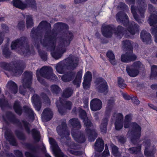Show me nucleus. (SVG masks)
Returning <instances> with one entry per match:
<instances>
[{
  "mask_svg": "<svg viewBox=\"0 0 157 157\" xmlns=\"http://www.w3.org/2000/svg\"><path fill=\"white\" fill-rule=\"evenodd\" d=\"M54 28L56 30L66 31L68 29V26L65 24L57 23L55 24ZM65 33V37L59 39L56 48L55 47V43L56 42L57 34L55 32H47L45 35V40L41 42L44 46L49 45L51 50H56V52H51V54L52 57L56 59L61 58L63 54L66 52V48L69 45L73 39V35L71 32L67 31Z\"/></svg>",
  "mask_w": 157,
  "mask_h": 157,
  "instance_id": "nucleus-1",
  "label": "nucleus"
},
{
  "mask_svg": "<svg viewBox=\"0 0 157 157\" xmlns=\"http://www.w3.org/2000/svg\"><path fill=\"white\" fill-rule=\"evenodd\" d=\"M132 116L131 114L127 115L125 117L124 127L125 128H129L131 131L128 133L129 136H131L132 142L134 140L139 139L140 136L141 128L135 122L131 123Z\"/></svg>",
  "mask_w": 157,
  "mask_h": 157,
  "instance_id": "nucleus-2",
  "label": "nucleus"
},
{
  "mask_svg": "<svg viewBox=\"0 0 157 157\" xmlns=\"http://www.w3.org/2000/svg\"><path fill=\"white\" fill-rule=\"evenodd\" d=\"M79 116L83 120L84 124L86 127V131L88 135V139L90 142L94 141L97 136V134L94 129H91L92 124L90 120L86 117V112L80 108L79 110Z\"/></svg>",
  "mask_w": 157,
  "mask_h": 157,
  "instance_id": "nucleus-3",
  "label": "nucleus"
},
{
  "mask_svg": "<svg viewBox=\"0 0 157 157\" xmlns=\"http://www.w3.org/2000/svg\"><path fill=\"white\" fill-rule=\"evenodd\" d=\"M25 37H21L12 42L11 47L12 49H14L21 55H24L29 53V46L25 41Z\"/></svg>",
  "mask_w": 157,
  "mask_h": 157,
  "instance_id": "nucleus-4",
  "label": "nucleus"
},
{
  "mask_svg": "<svg viewBox=\"0 0 157 157\" xmlns=\"http://www.w3.org/2000/svg\"><path fill=\"white\" fill-rule=\"evenodd\" d=\"M36 76L38 80L41 83H43V81L40 77V75L43 77L51 80H56L57 79L56 76L52 73V70L50 67L46 66L42 67L40 70H38L36 71Z\"/></svg>",
  "mask_w": 157,
  "mask_h": 157,
  "instance_id": "nucleus-5",
  "label": "nucleus"
},
{
  "mask_svg": "<svg viewBox=\"0 0 157 157\" xmlns=\"http://www.w3.org/2000/svg\"><path fill=\"white\" fill-rule=\"evenodd\" d=\"M123 47L126 48L129 52L125 54H122L121 56L122 61L125 63H128L132 61L135 60L136 56L132 53V47L131 43L129 40L123 41L122 43Z\"/></svg>",
  "mask_w": 157,
  "mask_h": 157,
  "instance_id": "nucleus-6",
  "label": "nucleus"
},
{
  "mask_svg": "<svg viewBox=\"0 0 157 157\" xmlns=\"http://www.w3.org/2000/svg\"><path fill=\"white\" fill-rule=\"evenodd\" d=\"M148 6V11L151 13L149 19V23L151 26H153L151 29V33L154 36L155 41L157 43V25H154L157 23V13L155 11V8H153L151 5L149 4Z\"/></svg>",
  "mask_w": 157,
  "mask_h": 157,
  "instance_id": "nucleus-7",
  "label": "nucleus"
},
{
  "mask_svg": "<svg viewBox=\"0 0 157 157\" xmlns=\"http://www.w3.org/2000/svg\"><path fill=\"white\" fill-rule=\"evenodd\" d=\"M24 78L22 82V86H20L19 92L21 94L24 95L25 92V89L29 88L32 93H33L34 90L33 88H30L32 83V73L31 72H25L24 74Z\"/></svg>",
  "mask_w": 157,
  "mask_h": 157,
  "instance_id": "nucleus-8",
  "label": "nucleus"
},
{
  "mask_svg": "<svg viewBox=\"0 0 157 157\" xmlns=\"http://www.w3.org/2000/svg\"><path fill=\"white\" fill-rule=\"evenodd\" d=\"M13 2L14 6L21 10L27 8L36 9V7L35 0H25V3L20 0H14Z\"/></svg>",
  "mask_w": 157,
  "mask_h": 157,
  "instance_id": "nucleus-9",
  "label": "nucleus"
},
{
  "mask_svg": "<svg viewBox=\"0 0 157 157\" xmlns=\"http://www.w3.org/2000/svg\"><path fill=\"white\" fill-rule=\"evenodd\" d=\"M138 3L142 7L139 9L137 10L136 7L133 6H132L131 8V10L132 13L134 17L139 23H141L142 22V20H139L137 17L136 12L138 11L140 12L141 15V16L143 17V15L144 13L145 10L147 7V4L145 2V0H137Z\"/></svg>",
  "mask_w": 157,
  "mask_h": 157,
  "instance_id": "nucleus-10",
  "label": "nucleus"
},
{
  "mask_svg": "<svg viewBox=\"0 0 157 157\" xmlns=\"http://www.w3.org/2000/svg\"><path fill=\"white\" fill-rule=\"evenodd\" d=\"M1 65L4 69L9 71H12L15 75L16 76L21 74L25 67V65L24 64H20L16 66L15 68L12 69V64L7 63L5 62L1 63Z\"/></svg>",
  "mask_w": 157,
  "mask_h": 157,
  "instance_id": "nucleus-11",
  "label": "nucleus"
},
{
  "mask_svg": "<svg viewBox=\"0 0 157 157\" xmlns=\"http://www.w3.org/2000/svg\"><path fill=\"white\" fill-rule=\"evenodd\" d=\"M57 131L58 134L63 139L65 137L67 140L69 139L70 132L67 129L66 120H64L62 122V124L57 128Z\"/></svg>",
  "mask_w": 157,
  "mask_h": 157,
  "instance_id": "nucleus-12",
  "label": "nucleus"
},
{
  "mask_svg": "<svg viewBox=\"0 0 157 157\" xmlns=\"http://www.w3.org/2000/svg\"><path fill=\"white\" fill-rule=\"evenodd\" d=\"M143 66L141 63L139 62H134L131 67H127V71L129 75L132 77L136 76L139 73L138 69Z\"/></svg>",
  "mask_w": 157,
  "mask_h": 157,
  "instance_id": "nucleus-13",
  "label": "nucleus"
},
{
  "mask_svg": "<svg viewBox=\"0 0 157 157\" xmlns=\"http://www.w3.org/2000/svg\"><path fill=\"white\" fill-rule=\"evenodd\" d=\"M64 100L60 98L59 102L58 101H57L56 102L58 111L59 113L62 115L65 112V110L63 108L66 109L70 110L72 105V104L70 101H66L65 104L64 105Z\"/></svg>",
  "mask_w": 157,
  "mask_h": 157,
  "instance_id": "nucleus-14",
  "label": "nucleus"
},
{
  "mask_svg": "<svg viewBox=\"0 0 157 157\" xmlns=\"http://www.w3.org/2000/svg\"><path fill=\"white\" fill-rule=\"evenodd\" d=\"M96 82L98 90L100 93H104V94L107 92V83L105 80L101 78L97 79Z\"/></svg>",
  "mask_w": 157,
  "mask_h": 157,
  "instance_id": "nucleus-15",
  "label": "nucleus"
},
{
  "mask_svg": "<svg viewBox=\"0 0 157 157\" xmlns=\"http://www.w3.org/2000/svg\"><path fill=\"white\" fill-rule=\"evenodd\" d=\"M49 141L56 157H67V156L63 155L54 139L50 138Z\"/></svg>",
  "mask_w": 157,
  "mask_h": 157,
  "instance_id": "nucleus-16",
  "label": "nucleus"
},
{
  "mask_svg": "<svg viewBox=\"0 0 157 157\" xmlns=\"http://www.w3.org/2000/svg\"><path fill=\"white\" fill-rule=\"evenodd\" d=\"M143 144L145 148L144 151L145 155L147 157H154L153 155L155 153V151L153 150H151L150 149V140H145Z\"/></svg>",
  "mask_w": 157,
  "mask_h": 157,
  "instance_id": "nucleus-17",
  "label": "nucleus"
},
{
  "mask_svg": "<svg viewBox=\"0 0 157 157\" xmlns=\"http://www.w3.org/2000/svg\"><path fill=\"white\" fill-rule=\"evenodd\" d=\"M102 104L101 101L99 99H94L90 102V109L93 111L99 110L102 108Z\"/></svg>",
  "mask_w": 157,
  "mask_h": 157,
  "instance_id": "nucleus-18",
  "label": "nucleus"
},
{
  "mask_svg": "<svg viewBox=\"0 0 157 157\" xmlns=\"http://www.w3.org/2000/svg\"><path fill=\"white\" fill-rule=\"evenodd\" d=\"M71 133L74 140L77 142L82 143L85 141V136L81 132L77 131H72Z\"/></svg>",
  "mask_w": 157,
  "mask_h": 157,
  "instance_id": "nucleus-19",
  "label": "nucleus"
},
{
  "mask_svg": "<svg viewBox=\"0 0 157 157\" xmlns=\"http://www.w3.org/2000/svg\"><path fill=\"white\" fill-rule=\"evenodd\" d=\"M51 27L50 24L46 21H43L40 23L37 29L35 30H34V28L32 29L31 32V35L32 36H33L35 33V32L36 33L39 30L45 29L46 30H51Z\"/></svg>",
  "mask_w": 157,
  "mask_h": 157,
  "instance_id": "nucleus-20",
  "label": "nucleus"
},
{
  "mask_svg": "<svg viewBox=\"0 0 157 157\" xmlns=\"http://www.w3.org/2000/svg\"><path fill=\"white\" fill-rule=\"evenodd\" d=\"M114 29L110 25L103 24L102 26L101 31L104 36L106 37H110Z\"/></svg>",
  "mask_w": 157,
  "mask_h": 157,
  "instance_id": "nucleus-21",
  "label": "nucleus"
},
{
  "mask_svg": "<svg viewBox=\"0 0 157 157\" xmlns=\"http://www.w3.org/2000/svg\"><path fill=\"white\" fill-rule=\"evenodd\" d=\"M78 146L75 145L73 142L70 143L67 145V149L68 151L71 154L76 155H79L82 154V152L77 150Z\"/></svg>",
  "mask_w": 157,
  "mask_h": 157,
  "instance_id": "nucleus-22",
  "label": "nucleus"
},
{
  "mask_svg": "<svg viewBox=\"0 0 157 157\" xmlns=\"http://www.w3.org/2000/svg\"><path fill=\"white\" fill-rule=\"evenodd\" d=\"M52 112L49 108H46L44 109L41 115L43 121L44 122L48 121L50 120L53 116Z\"/></svg>",
  "mask_w": 157,
  "mask_h": 157,
  "instance_id": "nucleus-23",
  "label": "nucleus"
},
{
  "mask_svg": "<svg viewBox=\"0 0 157 157\" xmlns=\"http://www.w3.org/2000/svg\"><path fill=\"white\" fill-rule=\"evenodd\" d=\"M114 117H116V120L115 123V128L117 130H120L123 127L122 119L123 115L121 113H114Z\"/></svg>",
  "mask_w": 157,
  "mask_h": 157,
  "instance_id": "nucleus-24",
  "label": "nucleus"
},
{
  "mask_svg": "<svg viewBox=\"0 0 157 157\" xmlns=\"http://www.w3.org/2000/svg\"><path fill=\"white\" fill-rule=\"evenodd\" d=\"M116 17L118 22L123 23L124 25H128V17L126 14L122 12H119L117 14Z\"/></svg>",
  "mask_w": 157,
  "mask_h": 157,
  "instance_id": "nucleus-25",
  "label": "nucleus"
},
{
  "mask_svg": "<svg viewBox=\"0 0 157 157\" xmlns=\"http://www.w3.org/2000/svg\"><path fill=\"white\" fill-rule=\"evenodd\" d=\"M66 60L69 64L68 68L71 69L75 68L78 65V59L76 57L70 56L66 59Z\"/></svg>",
  "mask_w": 157,
  "mask_h": 157,
  "instance_id": "nucleus-26",
  "label": "nucleus"
},
{
  "mask_svg": "<svg viewBox=\"0 0 157 157\" xmlns=\"http://www.w3.org/2000/svg\"><path fill=\"white\" fill-rule=\"evenodd\" d=\"M92 74L90 72L88 71L84 76V80L83 82V87L85 89L89 88L90 86V82L92 79Z\"/></svg>",
  "mask_w": 157,
  "mask_h": 157,
  "instance_id": "nucleus-27",
  "label": "nucleus"
},
{
  "mask_svg": "<svg viewBox=\"0 0 157 157\" xmlns=\"http://www.w3.org/2000/svg\"><path fill=\"white\" fill-rule=\"evenodd\" d=\"M140 36L143 41L146 44H149L151 43V35L144 30L142 31Z\"/></svg>",
  "mask_w": 157,
  "mask_h": 157,
  "instance_id": "nucleus-28",
  "label": "nucleus"
},
{
  "mask_svg": "<svg viewBox=\"0 0 157 157\" xmlns=\"http://www.w3.org/2000/svg\"><path fill=\"white\" fill-rule=\"evenodd\" d=\"M7 87L9 91L12 93L15 94L17 91V86L13 82L10 81L8 82Z\"/></svg>",
  "mask_w": 157,
  "mask_h": 157,
  "instance_id": "nucleus-29",
  "label": "nucleus"
},
{
  "mask_svg": "<svg viewBox=\"0 0 157 157\" xmlns=\"http://www.w3.org/2000/svg\"><path fill=\"white\" fill-rule=\"evenodd\" d=\"M104 144L101 139L98 138L96 141L94 145V149L98 151L101 152L104 149Z\"/></svg>",
  "mask_w": 157,
  "mask_h": 157,
  "instance_id": "nucleus-30",
  "label": "nucleus"
},
{
  "mask_svg": "<svg viewBox=\"0 0 157 157\" xmlns=\"http://www.w3.org/2000/svg\"><path fill=\"white\" fill-rule=\"evenodd\" d=\"M6 138L8 140L10 144L13 145H16V143L15 140L12 133L9 131H7L5 133Z\"/></svg>",
  "mask_w": 157,
  "mask_h": 157,
  "instance_id": "nucleus-31",
  "label": "nucleus"
},
{
  "mask_svg": "<svg viewBox=\"0 0 157 157\" xmlns=\"http://www.w3.org/2000/svg\"><path fill=\"white\" fill-rule=\"evenodd\" d=\"M75 74L71 72H69L64 74L63 76H61L62 80L65 82H67L71 80L74 77Z\"/></svg>",
  "mask_w": 157,
  "mask_h": 157,
  "instance_id": "nucleus-32",
  "label": "nucleus"
},
{
  "mask_svg": "<svg viewBox=\"0 0 157 157\" xmlns=\"http://www.w3.org/2000/svg\"><path fill=\"white\" fill-rule=\"evenodd\" d=\"M82 71H78L76 75V77L73 82V83L77 86V87H79L81 83V80L82 77Z\"/></svg>",
  "mask_w": 157,
  "mask_h": 157,
  "instance_id": "nucleus-33",
  "label": "nucleus"
},
{
  "mask_svg": "<svg viewBox=\"0 0 157 157\" xmlns=\"http://www.w3.org/2000/svg\"><path fill=\"white\" fill-rule=\"evenodd\" d=\"M69 123L74 128H79L81 127L80 124L77 119L73 118L71 119L69 121Z\"/></svg>",
  "mask_w": 157,
  "mask_h": 157,
  "instance_id": "nucleus-34",
  "label": "nucleus"
},
{
  "mask_svg": "<svg viewBox=\"0 0 157 157\" xmlns=\"http://www.w3.org/2000/svg\"><path fill=\"white\" fill-rule=\"evenodd\" d=\"M33 98H34V107L36 110L39 111L40 110L41 107V105L40 102L38 101L39 103L37 102V101L39 100V97L36 94H35L33 95Z\"/></svg>",
  "mask_w": 157,
  "mask_h": 157,
  "instance_id": "nucleus-35",
  "label": "nucleus"
},
{
  "mask_svg": "<svg viewBox=\"0 0 157 157\" xmlns=\"http://www.w3.org/2000/svg\"><path fill=\"white\" fill-rule=\"evenodd\" d=\"M106 55L109 58V60L111 63L113 65L115 64L116 62L115 60V57L112 52L111 51H108Z\"/></svg>",
  "mask_w": 157,
  "mask_h": 157,
  "instance_id": "nucleus-36",
  "label": "nucleus"
},
{
  "mask_svg": "<svg viewBox=\"0 0 157 157\" xmlns=\"http://www.w3.org/2000/svg\"><path fill=\"white\" fill-rule=\"evenodd\" d=\"M108 119L104 118L102 121L100 126V129L101 132L105 133L106 130V126L107 124Z\"/></svg>",
  "mask_w": 157,
  "mask_h": 157,
  "instance_id": "nucleus-37",
  "label": "nucleus"
},
{
  "mask_svg": "<svg viewBox=\"0 0 157 157\" xmlns=\"http://www.w3.org/2000/svg\"><path fill=\"white\" fill-rule=\"evenodd\" d=\"M15 112L18 114L21 115L22 113V109L18 101H15L13 106Z\"/></svg>",
  "mask_w": 157,
  "mask_h": 157,
  "instance_id": "nucleus-38",
  "label": "nucleus"
},
{
  "mask_svg": "<svg viewBox=\"0 0 157 157\" xmlns=\"http://www.w3.org/2000/svg\"><path fill=\"white\" fill-rule=\"evenodd\" d=\"M62 62L58 63L56 66V70L57 72L60 74H63L64 72V67Z\"/></svg>",
  "mask_w": 157,
  "mask_h": 157,
  "instance_id": "nucleus-39",
  "label": "nucleus"
},
{
  "mask_svg": "<svg viewBox=\"0 0 157 157\" xmlns=\"http://www.w3.org/2000/svg\"><path fill=\"white\" fill-rule=\"evenodd\" d=\"M32 136L35 140L39 141L40 138V133L36 129L32 130Z\"/></svg>",
  "mask_w": 157,
  "mask_h": 157,
  "instance_id": "nucleus-40",
  "label": "nucleus"
},
{
  "mask_svg": "<svg viewBox=\"0 0 157 157\" xmlns=\"http://www.w3.org/2000/svg\"><path fill=\"white\" fill-rule=\"evenodd\" d=\"M151 78H157V66L156 65L152 66L151 67Z\"/></svg>",
  "mask_w": 157,
  "mask_h": 157,
  "instance_id": "nucleus-41",
  "label": "nucleus"
},
{
  "mask_svg": "<svg viewBox=\"0 0 157 157\" xmlns=\"http://www.w3.org/2000/svg\"><path fill=\"white\" fill-rule=\"evenodd\" d=\"M73 91V90L70 88L66 89L63 91V97L65 98H68L71 95Z\"/></svg>",
  "mask_w": 157,
  "mask_h": 157,
  "instance_id": "nucleus-42",
  "label": "nucleus"
},
{
  "mask_svg": "<svg viewBox=\"0 0 157 157\" xmlns=\"http://www.w3.org/2000/svg\"><path fill=\"white\" fill-rule=\"evenodd\" d=\"M136 25H134V26H131V25H130L128 27V31L130 34L133 35L136 32H138V28L137 26Z\"/></svg>",
  "mask_w": 157,
  "mask_h": 157,
  "instance_id": "nucleus-43",
  "label": "nucleus"
},
{
  "mask_svg": "<svg viewBox=\"0 0 157 157\" xmlns=\"http://www.w3.org/2000/svg\"><path fill=\"white\" fill-rule=\"evenodd\" d=\"M26 23L28 28L31 27L33 25V20L32 16L28 15L27 17Z\"/></svg>",
  "mask_w": 157,
  "mask_h": 157,
  "instance_id": "nucleus-44",
  "label": "nucleus"
},
{
  "mask_svg": "<svg viewBox=\"0 0 157 157\" xmlns=\"http://www.w3.org/2000/svg\"><path fill=\"white\" fill-rule=\"evenodd\" d=\"M61 90V89L57 85H52L51 86V90L54 94L58 93Z\"/></svg>",
  "mask_w": 157,
  "mask_h": 157,
  "instance_id": "nucleus-45",
  "label": "nucleus"
},
{
  "mask_svg": "<svg viewBox=\"0 0 157 157\" xmlns=\"http://www.w3.org/2000/svg\"><path fill=\"white\" fill-rule=\"evenodd\" d=\"M141 146H138L137 147H132L129 149L128 150L131 153H137L138 152L140 151L141 150Z\"/></svg>",
  "mask_w": 157,
  "mask_h": 157,
  "instance_id": "nucleus-46",
  "label": "nucleus"
},
{
  "mask_svg": "<svg viewBox=\"0 0 157 157\" xmlns=\"http://www.w3.org/2000/svg\"><path fill=\"white\" fill-rule=\"evenodd\" d=\"M23 109L26 112L29 114L30 116L32 117L34 116L33 112L32 109L26 106H24Z\"/></svg>",
  "mask_w": 157,
  "mask_h": 157,
  "instance_id": "nucleus-47",
  "label": "nucleus"
},
{
  "mask_svg": "<svg viewBox=\"0 0 157 157\" xmlns=\"http://www.w3.org/2000/svg\"><path fill=\"white\" fill-rule=\"evenodd\" d=\"M118 84L119 86L122 88H124L126 87V84L124 83V80L121 78H118Z\"/></svg>",
  "mask_w": 157,
  "mask_h": 157,
  "instance_id": "nucleus-48",
  "label": "nucleus"
},
{
  "mask_svg": "<svg viewBox=\"0 0 157 157\" xmlns=\"http://www.w3.org/2000/svg\"><path fill=\"white\" fill-rule=\"evenodd\" d=\"M112 152L113 155L117 156L119 155V153L118 151V148L115 145H113L112 146Z\"/></svg>",
  "mask_w": 157,
  "mask_h": 157,
  "instance_id": "nucleus-49",
  "label": "nucleus"
},
{
  "mask_svg": "<svg viewBox=\"0 0 157 157\" xmlns=\"http://www.w3.org/2000/svg\"><path fill=\"white\" fill-rule=\"evenodd\" d=\"M22 124L24 125L25 128L28 133H29V126L30 125L27 122L22 121Z\"/></svg>",
  "mask_w": 157,
  "mask_h": 157,
  "instance_id": "nucleus-50",
  "label": "nucleus"
},
{
  "mask_svg": "<svg viewBox=\"0 0 157 157\" xmlns=\"http://www.w3.org/2000/svg\"><path fill=\"white\" fill-rule=\"evenodd\" d=\"M123 28L121 26H118L117 29V31L115 33L116 34L121 35L122 33L124 32Z\"/></svg>",
  "mask_w": 157,
  "mask_h": 157,
  "instance_id": "nucleus-51",
  "label": "nucleus"
},
{
  "mask_svg": "<svg viewBox=\"0 0 157 157\" xmlns=\"http://www.w3.org/2000/svg\"><path fill=\"white\" fill-rule=\"evenodd\" d=\"M114 103V101L113 98L109 100L108 101V106L107 107V111H109L108 110L110 108L112 107Z\"/></svg>",
  "mask_w": 157,
  "mask_h": 157,
  "instance_id": "nucleus-52",
  "label": "nucleus"
},
{
  "mask_svg": "<svg viewBox=\"0 0 157 157\" xmlns=\"http://www.w3.org/2000/svg\"><path fill=\"white\" fill-rule=\"evenodd\" d=\"M109 151L108 149V147L107 146V145H105V149L103 152L102 156L104 157H105L108 156L109 155Z\"/></svg>",
  "mask_w": 157,
  "mask_h": 157,
  "instance_id": "nucleus-53",
  "label": "nucleus"
},
{
  "mask_svg": "<svg viewBox=\"0 0 157 157\" xmlns=\"http://www.w3.org/2000/svg\"><path fill=\"white\" fill-rule=\"evenodd\" d=\"M3 54L6 57H8L10 55V52L9 51L8 48H6L3 51Z\"/></svg>",
  "mask_w": 157,
  "mask_h": 157,
  "instance_id": "nucleus-54",
  "label": "nucleus"
},
{
  "mask_svg": "<svg viewBox=\"0 0 157 157\" xmlns=\"http://www.w3.org/2000/svg\"><path fill=\"white\" fill-rule=\"evenodd\" d=\"M41 96L42 98L44 100L45 102L46 101L48 103L49 102V98L45 94H42Z\"/></svg>",
  "mask_w": 157,
  "mask_h": 157,
  "instance_id": "nucleus-55",
  "label": "nucleus"
},
{
  "mask_svg": "<svg viewBox=\"0 0 157 157\" xmlns=\"http://www.w3.org/2000/svg\"><path fill=\"white\" fill-rule=\"evenodd\" d=\"M18 27L20 29H21L25 27V22L23 21H20L18 25Z\"/></svg>",
  "mask_w": 157,
  "mask_h": 157,
  "instance_id": "nucleus-56",
  "label": "nucleus"
},
{
  "mask_svg": "<svg viewBox=\"0 0 157 157\" xmlns=\"http://www.w3.org/2000/svg\"><path fill=\"white\" fill-rule=\"evenodd\" d=\"M132 101L136 105L139 104L140 102L139 100L136 97H133L132 98Z\"/></svg>",
  "mask_w": 157,
  "mask_h": 157,
  "instance_id": "nucleus-57",
  "label": "nucleus"
},
{
  "mask_svg": "<svg viewBox=\"0 0 157 157\" xmlns=\"http://www.w3.org/2000/svg\"><path fill=\"white\" fill-rule=\"evenodd\" d=\"M15 154L19 157H23L22 153L18 150H16L15 151Z\"/></svg>",
  "mask_w": 157,
  "mask_h": 157,
  "instance_id": "nucleus-58",
  "label": "nucleus"
},
{
  "mask_svg": "<svg viewBox=\"0 0 157 157\" xmlns=\"http://www.w3.org/2000/svg\"><path fill=\"white\" fill-rule=\"evenodd\" d=\"M118 140L121 143H124L126 141L125 138L122 136L119 137Z\"/></svg>",
  "mask_w": 157,
  "mask_h": 157,
  "instance_id": "nucleus-59",
  "label": "nucleus"
},
{
  "mask_svg": "<svg viewBox=\"0 0 157 157\" xmlns=\"http://www.w3.org/2000/svg\"><path fill=\"white\" fill-rule=\"evenodd\" d=\"M4 35L3 33H0V45L2 43L3 40Z\"/></svg>",
  "mask_w": 157,
  "mask_h": 157,
  "instance_id": "nucleus-60",
  "label": "nucleus"
},
{
  "mask_svg": "<svg viewBox=\"0 0 157 157\" xmlns=\"http://www.w3.org/2000/svg\"><path fill=\"white\" fill-rule=\"evenodd\" d=\"M123 97L126 100H130L131 98L129 96L126 94H124L123 95Z\"/></svg>",
  "mask_w": 157,
  "mask_h": 157,
  "instance_id": "nucleus-61",
  "label": "nucleus"
},
{
  "mask_svg": "<svg viewBox=\"0 0 157 157\" xmlns=\"http://www.w3.org/2000/svg\"><path fill=\"white\" fill-rule=\"evenodd\" d=\"M40 56L41 58L44 60H45L47 59V56L46 54H44V55L42 54H40Z\"/></svg>",
  "mask_w": 157,
  "mask_h": 157,
  "instance_id": "nucleus-62",
  "label": "nucleus"
},
{
  "mask_svg": "<svg viewBox=\"0 0 157 157\" xmlns=\"http://www.w3.org/2000/svg\"><path fill=\"white\" fill-rule=\"evenodd\" d=\"M84 107L85 108H87V109L88 108V102L87 100L84 103Z\"/></svg>",
  "mask_w": 157,
  "mask_h": 157,
  "instance_id": "nucleus-63",
  "label": "nucleus"
},
{
  "mask_svg": "<svg viewBox=\"0 0 157 157\" xmlns=\"http://www.w3.org/2000/svg\"><path fill=\"white\" fill-rule=\"evenodd\" d=\"M127 2L129 4L131 3H134L135 2V0H126Z\"/></svg>",
  "mask_w": 157,
  "mask_h": 157,
  "instance_id": "nucleus-64",
  "label": "nucleus"
}]
</instances>
